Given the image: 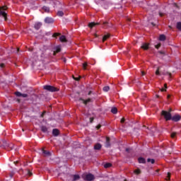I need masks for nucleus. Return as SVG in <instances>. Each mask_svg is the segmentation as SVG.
I'll return each mask as SVG.
<instances>
[{"label": "nucleus", "mask_w": 181, "mask_h": 181, "mask_svg": "<svg viewBox=\"0 0 181 181\" xmlns=\"http://www.w3.org/2000/svg\"><path fill=\"white\" fill-rule=\"evenodd\" d=\"M175 136H176V133L173 132V133L171 134V138H175Z\"/></svg>", "instance_id": "nucleus-35"}, {"label": "nucleus", "mask_w": 181, "mask_h": 181, "mask_svg": "<svg viewBox=\"0 0 181 181\" xmlns=\"http://www.w3.org/2000/svg\"><path fill=\"white\" fill-rule=\"evenodd\" d=\"M85 180L87 181L94 180V175L93 174H87L85 177Z\"/></svg>", "instance_id": "nucleus-4"}, {"label": "nucleus", "mask_w": 181, "mask_h": 181, "mask_svg": "<svg viewBox=\"0 0 181 181\" xmlns=\"http://www.w3.org/2000/svg\"><path fill=\"white\" fill-rule=\"evenodd\" d=\"M83 70H86L87 69V63L86 62L83 64Z\"/></svg>", "instance_id": "nucleus-27"}, {"label": "nucleus", "mask_w": 181, "mask_h": 181, "mask_svg": "<svg viewBox=\"0 0 181 181\" xmlns=\"http://www.w3.org/2000/svg\"><path fill=\"white\" fill-rule=\"evenodd\" d=\"M110 90V86H105L103 87V91H109Z\"/></svg>", "instance_id": "nucleus-23"}, {"label": "nucleus", "mask_w": 181, "mask_h": 181, "mask_svg": "<svg viewBox=\"0 0 181 181\" xmlns=\"http://www.w3.org/2000/svg\"><path fill=\"white\" fill-rule=\"evenodd\" d=\"M81 103H83V104H87L88 103H90V101H91V99H88L86 100H84L83 99H81Z\"/></svg>", "instance_id": "nucleus-17"}, {"label": "nucleus", "mask_w": 181, "mask_h": 181, "mask_svg": "<svg viewBox=\"0 0 181 181\" xmlns=\"http://www.w3.org/2000/svg\"><path fill=\"white\" fill-rule=\"evenodd\" d=\"M141 74H142V76H145V72L141 71Z\"/></svg>", "instance_id": "nucleus-41"}, {"label": "nucleus", "mask_w": 181, "mask_h": 181, "mask_svg": "<svg viewBox=\"0 0 181 181\" xmlns=\"http://www.w3.org/2000/svg\"><path fill=\"white\" fill-rule=\"evenodd\" d=\"M127 152L129 151V148H126Z\"/></svg>", "instance_id": "nucleus-45"}, {"label": "nucleus", "mask_w": 181, "mask_h": 181, "mask_svg": "<svg viewBox=\"0 0 181 181\" xmlns=\"http://www.w3.org/2000/svg\"><path fill=\"white\" fill-rule=\"evenodd\" d=\"M43 11H45V12H49L50 11V9L49 8V7L47 6H43L42 7Z\"/></svg>", "instance_id": "nucleus-20"}, {"label": "nucleus", "mask_w": 181, "mask_h": 181, "mask_svg": "<svg viewBox=\"0 0 181 181\" xmlns=\"http://www.w3.org/2000/svg\"><path fill=\"white\" fill-rule=\"evenodd\" d=\"M44 89L47 90V91H51L52 93L54 91H57V88L52 86H44Z\"/></svg>", "instance_id": "nucleus-3"}, {"label": "nucleus", "mask_w": 181, "mask_h": 181, "mask_svg": "<svg viewBox=\"0 0 181 181\" xmlns=\"http://www.w3.org/2000/svg\"><path fill=\"white\" fill-rule=\"evenodd\" d=\"M170 179V173H168L167 177H166V180H169Z\"/></svg>", "instance_id": "nucleus-34"}, {"label": "nucleus", "mask_w": 181, "mask_h": 181, "mask_svg": "<svg viewBox=\"0 0 181 181\" xmlns=\"http://www.w3.org/2000/svg\"><path fill=\"white\" fill-rule=\"evenodd\" d=\"M0 67H4V64H1V65H0Z\"/></svg>", "instance_id": "nucleus-43"}, {"label": "nucleus", "mask_w": 181, "mask_h": 181, "mask_svg": "<svg viewBox=\"0 0 181 181\" xmlns=\"http://www.w3.org/2000/svg\"><path fill=\"white\" fill-rule=\"evenodd\" d=\"M134 173L136 175H139V173H141V170L139 169L135 170H134Z\"/></svg>", "instance_id": "nucleus-28"}, {"label": "nucleus", "mask_w": 181, "mask_h": 181, "mask_svg": "<svg viewBox=\"0 0 181 181\" xmlns=\"http://www.w3.org/2000/svg\"><path fill=\"white\" fill-rule=\"evenodd\" d=\"M141 49H144V50H148V49H149V44L143 43V45H141Z\"/></svg>", "instance_id": "nucleus-7"}, {"label": "nucleus", "mask_w": 181, "mask_h": 181, "mask_svg": "<svg viewBox=\"0 0 181 181\" xmlns=\"http://www.w3.org/2000/svg\"><path fill=\"white\" fill-rule=\"evenodd\" d=\"M159 70H160V68H158V69H157L156 71V76H159V75L160 74V73L159 72Z\"/></svg>", "instance_id": "nucleus-31"}, {"label": "nucleus", "mask_w": 181, "mask_h": 181, "mask_svg": "<svg viewBox=\"0 0 181 181\" xmlns=\"http://www.w3.org/2000/svg\"><path fill=\"white\" fill-rule=\"evenodd\" d=\"M160 47V44L156 45V49H159Z\"/></svg>", "instance_id": "nucleus-36"}, {"label": "nucleus", "mask_w": 181, "mask_h": 181, "mask_svg": "<svg viewBox=\"0 0 181 181\" xmlns=\"http://www.w3.org/2000/svg\"><path fill=\"white\" fill-rule=\"evenodd\" d=\"M139 163H145V158H139L138 159Z\"/></svg>", "instance_id": "nucleus-16"}, {"label": "nucleus", "mask_w": 181, "mask_h": 181, "mask_svg": "<svg viewBox=\"0 0 181 181\" xmlns=\"http://www.w3.org/2000/svg\"><path fill=\"white\" fill-rule=\"evenodd\" d=\"M62 50V47L60 45H57L54 47V54L55 55L56 53H59Z\"/></svg>", "instance_id": "nucleus-5"}, {"label": "nucleus", "mask_w": 181, "mask_h": 181, "mask_svg": "<svg viewBox=\"0 0 181 181\" xmlns=\"http://www.w3.org/2000/svg\"><path fill=\"white\" fill-rule=\"evenodd\" d=\"M45 115V112L41 115V117H43Z\"/></svg>", "instance_id": "nucleus-47"}, {"label": "nucleus", "mask_w": 181, "mask_h": 181, "mask_svg": "<svg viewBox=\"0 0 181 181\" xmlns=\"http://www.w3.org/2000/svg\"><path fill=\"white\" fill-rule=\"evenodd\" d=\"M160 16H163V14L162 13H159Z\"/></svg>", "instance_id": "nucleus-42"}, {"label": "nucleus", "mask_w": 181, "mask_h": 181, "mask_svg": "<svg viewBox=\"0 0 181 181\" xmlns=\"http://www.w3.org/2000/svg\"><path fill=\"white\" fill-rule=\"evenodd\" d=\"M74 80H76V81H78V80H80V77H78V78L74 77Z\"/></svg>", "instance_id": "nucleus-39"}, {"label": "nucleus", "mask_w": 181, "mask_h": 181, "mask_svg": "<svg viewBox=\"0 0 181 181\" xmlns=\"http://www.w3.org/2000/svg\"><path fill=\"white\" fill-rule=\"evenodd\" d=\"M90 122H93V119L90 118Z\"/></svg>", "instance_id": "nucleus-48"}, {"label": "nucleus", "mask_w": 181, "mask_h": 181, "mask_svg": "<svg viewBox=\"0 0 181 181\" xmlns=\"http://www.w3.org/2000/svg\"><path fill=\"white\" fill-rule=\"evenodd\" d=\"M147 162H151V163H155V160L148 158V159L147 160Z\"/></svg>", "instance_id": "nucleus-29"}, {"label": "nucleus", "mask_w": 181, "mask_h": 181, "mask_svg": "<svg viewBox=\"0 0 181 181\" xmlns=\"http://www.w3.org/2000/svg\"><path fill=\"white\" fill-rule=\"evenodd\" d=\"M177 28L179 29V30H181V23L180 22L177 23Z\"/></svg>", "instance_id": "nucleus-25"}, {"label": "nucleus", "mask_w": 181, "mask_h": 181, "mask_svg": "<svg viewBox=\"0 0 181 181\" xmlns=\"http://www.w3.org/2000/svg\"><path fill=\"white\" fill-rule=\"evenodd\" d=\"M108 37H110V34L105 35L103 38V42H105V40H107Z\"/></svg>", "instance_id": "nucleus-18"}, {"label": "nucleus", "mask_w": 181, "mask_h": 181, "mask_svg": "<svg viewBox=\"0 0 181 181\" xmlns=\"http://www.w3.org/2000/svg\"><path fill=\"white\" fill-rule=\"evenodd\" d=\"M111 112H112V114H117V112H118L117 107H112L111 110Z\"/></svg>", "instance_id": "nucleus-14"}, {"label": "nucleus", "mask_w": 181, "mask_h": 181, "mask_svg": "<svg viewBox=\"0 0 181 181\" xmlns=\"http://www.w3.org/2000/svg\"><path fill=\"white\" fill-rule=\"evenodd\" d=\"M105 168H111V163H106L105 164Z\"/></svg>", "instance_id": "nucleus-30"}, {"label": "nucleus", "mask_w": 181, "mask_h": 181, "mask_svg": "<svg viewBox=\"0 0 181 181\" xmlns=\"http://www.w3.org/2000/svg\"><path fill=\"white\" fill-rule=\"evenodd\" d=\"M41 26H42V23H35V29H36L37 30H39Z\"/></svg>", "instance_id": "nucleus-10"}, {"label": "nucleus", "mask_w": 181, "mask_h": 181, "mask_svg": "<svg viewBox=\"0 0 181 181\" xmlns=\"http://www.w3.org/2000/svg\"><path fill=\"white\" fill-rule=\"evenodd\" d=\"M45 23H53V18L47 17L45 19Z\"/></svg>", "instance_id": "nucleus-9"}, {"label": "nucleus", "mask_w": 181, "mask_h": 181, "mask_svg": "<svg viewBox=\"0 0 181 181\" xmlns=\"http://www.w3.org/2000/svg\"><path fill=\"white\" fill-rule=\"evenodd\" d=\"M97 129H100V128H101V125L98 124L97 127H96Z\"/></svg>", "instance_id": "nucleus-40"}, {"label": "nucleus", "mask_w": 181, "mask_h": 181, "mask_svg": "<svg viewBox=\"0 0 181 181\" xmlns=\"http://www.w3.org/2000/svg\"><path fill=\"white\" fill-rule=\"evenodd\" d=\"M42 132H47V127L43 126L41 127Z\"/></svg>", "instance_id": "nucleus-22"}, {"label": "nucleus", "mask_w": 181, "mask_h": 181, "mask_svg": "<svg viewBox=\"0 0 181 181\" xmlns=\"http://www.w3.org/2000/svg\"><path fill=\"white\" fill-rule=\"evenodd\" d=\"M6 9H8L6 6L0 7V16H3V18H4V21H6Z\"/></svg>", "instance_id": "nucleus-2"}, {"label": "nucleus", "mask_w": 181, "mask_h": 181, "mask_svg": "<svg viewBox=\"0 0 181 181\" xmlns=\"http://www.w3.org/2000/svg\"><path fill=\"white\" fill-rule=\"evenodd\" d=\"M94 148H95V149H96V150L101 149V144H97L95 145Z\"/></svg>", "instance_id": "nucleus-15"}, {"label": "nucleus", "mask_w": 181, "mask_h": 181, "mask_svg": "<svg viewBox=\"0 0 181 181\" xmlns=\"http://www.w3.org/2000/svg\"><path fill=\"white\" fill-rule=\"evenodd\" d=\"M95 23H90L88 24L89 28H93V26H95Z\"/></svg>", "instance_id": "nucleus-24"}, {"label": "nucleus", "mask_w": 181, "mask_h": 181, "mask_svg": "<svg viewBox=\"0 0 181 181\" xmlns=\"http://www.w3.org/2000/svg\"><path fill=\"white\" fill-rule=\"evenodd\" d=\"M120 122L122 123V124H124V122H125V119H121V121H120Z\"/></svg>", "instance_id": "nucleus-37"}, {"label": "nucleus", "mask_w": 181, "mask_h": 181, "mask_svg": "<svg viewBox=\"0 0 181 181\" xmlns=\"http://www.w3.org/2000/svg\"><path fill=\"white\" fill-rule=\"evenodd\" d=\"M95 36L97 37V35H95Z\"/></svg>", "instance_id": "nucleus-50"}, {"label": "nucleus", "mask_w": 181, "mask_h": 181, "mask_svg": "<svg viewBox=\"0 0 181 181\" xmlns=\"http://www.w3.org/2000/svg\"><path fill=\"white\" fill-rule=\"evenodd\" d=\"M165 39H166V37H165V35H160L159 40L163 41L165 40Z\"/></svg>", "instance_id": "nucleus-21"}, {"label": "nucleus", "mask_w": 181, "mask_h": 181, "mask_svg": "<svg viewBox=\"0 0 181 181\" xmlns=\"http://www.w3.org/2000/svg\"><path fill=\"white\" fill-rule=\"evenodd\" d=\"M52 134H53L54 136H57V135H59V129H54L52 131Z\"/></svg>", "instance_id": "nucleus-11"}, {"label": "nucleus", "mask_w": 181, "mask_h": 181, "mask_svg": "<svg viewBox=\"0 0 181 181\" xmlns=\"http://www.w3.org/2000/svg\"><path fill=\"white\" fill-rule=\"evenodd\" d=\"M78 179H80V176L78 175H74V181L78 180Z\"/></svg>", "instance_id": "nucleus-19"}, {"label": "nucleus", "mask_w": 181, "mask_h": 181, "mask_svg": "<svg viewBox=\"0 0 181 181\" xmlns=\"http://www.w3.org/2000/svg\"><path fill=\"white\" fill-rule=\"evenodd\" d=\"M106 148H108L110 146V138H106V143H105Z\"/></svg>", "instance_id": "nucleus-13"}, {"label": "nucleus", "mask_w": 181, "mask_h": 181, "mask_svg": "<svg viewBox=\"0 0 181 181\" xmlns=\"http://www.w3.org/2000/svg\"><path fill=\"white\" fill-rule=\"evenodd\" d=\"M164 87H165V88H168V87H167V85H166V84H165V85H164Z\"/></svg>", "instance_id": "nucleus-44"}, {"label": "nucleus", "mask_w": 181, "mask_h": 181, "mask_svg": "<svg viewBox=\"0 0 181 181\" xmlns=\"http://www.w3.org/2000/svg\"><path fill=\"white\" fill-rule=\"evenodd\" d=\"M59 40H60V42H67V40L66 39V36H64V35H62L59 37Z\"/></svg>", "instance_id": "nucleus-12"}, {"label": "nucleus", "mask_w": 181, "mask_h": 181, "mask_svg": "<svg viewBox=\"0 0 181 181\" xmlns=\"http://www.w3.org/2000/svg\"><path fill=\"white\" fill-rule=\"evenodd\" d=\"M161 91H166V90L162 88V89H161Z\"/></svg>", "instance_id": "nucleus-46"}, {"label": "nucleus", "mask_w": 181, "mask_h": 181, "mask_svg": "<svg viewBox=\"0 0 181 181\" xmlns=\"http://www.w3.org/2000/svg\"><path fill=\"white\" fill-rule=\"evenodd\" d=\"M57 15L58 16H63L64 13H63V11H58Z\"/></svg>", "instance_id": "nucleus-26"}, {"label": "nucleus", "mask_w": 181, "mask_h": 181, "mask_svg": "<svg viewBox=\"0 0 181 181\" xmlns=\"http://www.w3.org/2000/svg\"><path fill=\"white\" fill-rule=\"evenodd\" d=\"M16 95L17 97H23V98H26L28 97V94L26 93H21L20 92H16Z\"/></svg>", "instance_id": "nucleus-6"}, {"label": "nucleus", "mask_w": 181, "mask_h": 181, "mask_svg": "<svg viewBox=\"0 0 181 181\" xmlns=\"http://www.w3.org/2000/svg\"><path fill=\"white\" fill-rule=\"evenodd\" d=\"M54 4H55V5H57V4H59V2L58 1H54Z\"/></svg>", "instance_id": "nucleus-38"}, {"label": "nucleus", "mask_w": 181, "mask_h": 181, "mask_svg": "<svg viewBox=\"0 0 181 181\" xmlns=\"http://www.w3.org/2000/svg\"><path fill=\"white\" fill-rule=\"evenodd\" d=\"M41 152H42V155H43L44 156H50V152H49V151H46V150H45V149H42V150L41 151Z\"/></svg>", "instance_id": "nucleus-8"}, {"label": "nucleus", "mask_w": 181, "mask_h": 181, "mask_svg": "<svg viewBox=\"0 0 181 181\" xmlns=\"http://www.w3.org/2000/svg\"><path fill=\"white\" fill-rule=\"evenodd\" d=\"M169 97H170V95L168 96V98H169Z\"/></svg>", "instance_id": "nucleus-49"}, {"label": "nucleus", "mask_w": 181, "mask_h": 181, "mask_svg": "<svg viewBox=\"0 0 181 181\" xmlns=\"http://www.w3.org/2000/svg\"><path fill=\"white\" fill-rule=\"evenodd\" d=\"M6 146H8L9 148H11V149H12L13 148V144H6Z\"/></svg>", "instance_id": "nucleus-32"}, {"label": "nucleus", "mask_w": 181, "mask_h": 181, "mask_svg": "<svg viewBox=\"0 0 181 181\" xmlns=\"http://www.w3.org/2000/svg\"><path fill=\"white\" fill-rule=\"evenodd\" d=\"M57 36H60V34L56 33H54V34L53 35V37H57Z\"/></svg>", "instance_id": "nucleus-33"}, {"label": "nucleus", "mask_w": 181, "mask_h": 181, "mask_svg": "<svg viewBox=\"0 0 181 181\" xmlns=\"http://www.w3.org/2000/svg\"><path fill=\"white\" fill-rule=\"evenodd\" d=\"M162 115L164 116V118H165L166 121H169V119H172L173 121L177 122V121L180 120V115H175L172 117V115H170V112H169L163 111Z\"/></svg>", "instance_id": "nucleus-1"}]
</instances>
